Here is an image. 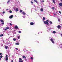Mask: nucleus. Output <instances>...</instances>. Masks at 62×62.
I'll return each mask as SVG.
<instances>
[{"instance_id": "nucleus-30", "label": "nucleus", "mask_w": 62, "mask_h": 62, "mask_svg": "<svg viewBox=\"0 0 62 62\" xmlns=\"http://www.w3.org/2000/svg\"><path fill=\"white\" fill-rule=\"evenodd\" d=\"M5 48L6 49H8V47L7 46H5Z\"/></svg>"}, {"instance_id": "nucleus-33", "label": "nucleus", "mask_w": 62, "mask_h": 62, "mask_svg": "<svg viewBox=\"0 0 62 62\" xmlns=\"http://www.w3.org/2000/svg\"><path fill=\"white\" fill-rule=\"evenodd\" d=\"M59 13H60V14H61V11H59Z\"/></svg>"}, {"instance_id": "nucleus-1", "label": "nucleus", "mask_w": 62, "mask_h": 62, "mask_svg": "<svg viewBox=\"0 0 62 62\" xmlns=\"http://www.w3.org/2000/svg\"><path fill=\"white\" fill-rule=\"evenodd\" d=\"M48 22H49V20H47L46 21H44V23L45 24H46L47 25H49V23Z\"/></svg>"}, {"instance_id": "nucleus-46", "label": "nucleus", "mask_w": 62, "mask_h": 62, "mask_svg": "<svg viewBox=\"0 0 62 62\" xmlns=\"http://www.w3.org/2000/svg\"><path fill=\"white\" fill-rule=\"evenodd\" d=\"M2 53H0V55H2Z\"/></svg>"}, {"instance_id": "nucleus-34", "label": "nucleus", "mask_w": 62, "mask_h": 62, "mask_svg": "<svg viewBox=\"0 0 62 62\" xmlns=\"http://www.w3.org/2000/svg\"><path fill=\"white\" fill-rule=\"evenodd\" d=\"M21 31H18V32L19 33H21Z\"/></svg>"}, {"instance_id": "nucleus-38", "label": "nucleus", "mask_w": 62, "mask_h": 62, "mask_svg": "<svg viewBox=\"0 0 62 62\" xmlns=\"http://www.w3.org/2000/svg\"><path fill=\"white\" fill-rule=\"evenodd\" d=\"M52 9H54V7H52Z\"/></svg>"}, {"instance_id": "nucleus-14", "label": "nucleus", "mask_w": 62, "mask_h": 62, "mask_svg": "<svg viewBox=\"0 0 62 62\" xmlns=\"http://www.w3.org/2000/svg\"><path fill=\"white\" fill-rule=\"evenodd\" d=\"M41 11H43V8H42L41 9Z\"/></svg>"}, {"instance_id": "nucleus-7", "label": "nucleus", "mask_w": 62, "mask_h": 62, "mask_svg": "<svg viewBox=\"0 0 62 62\" xmlns=\"http://www.w3.org/2000/svg\"><path fill=\"white\" fill-rule=\"evenodd\" d=\"M22 14L23 15H25V13H24V12H22Z\"/></svg>"}, {"instance_id": "nucleus-26", "label": "nucleus", "mask_w": 62, "mask_h": 62, "mask_svg": "<svg viewBox=\"0 0 62 62\" xmlns=\"http://www.w3.org/2000/svg\"><path fill=\"white\" fill-rule=\"evenodd\" d=\"M52 43H54V42L53 40L52 41Z\"/></svg>"}, {"instance_id": "nucleus-51", "label": "nucleus", "mask_w": 62, "mask_h": 62, "mask_svg": "<svg viewBox=\"0 0 62 62\" xmlns=\"http://www.w3.org/2000/svg\"><path fill=\"white\" fill-rule=\"evenodd\" d=\"M38 34H39V33Z\"/></svg>"}, {"instance_id": "nucleus-3", "label": "nucleus", "mask_w": 62, "mask_h": 62, "mask_svg": "<svg viewBox=\"0 0 62 62\" xmlns=\"http://www.w3.org/2000/svg\"><path fill=\"white\" fill-rule=\"evenodd\" d=\"M15 29H19V28H18L17 26H15Z\"/></svg>"}, {"instance_id": "nucleus-21", "label": "nucleus", "mask_w": 62, "mask_h": 62, "mask_svg": "<svg viewBox=\"0 0 62 62\" xmlns=\"http://www.w3.org/2000/svg\"><path fill=\"white\" fill-rule=\"evenodd\" d=\"M53 2L54 3H55V0H53Z\"/></svg>"}, {"instance_id": "nucleus-18", "label": "nucleus", "mask_w": 62, "mask_h": 62, "mask_svg": "<svg viewBox=\"0 0 62 62\" xmlns=\"http://www.w3.org/2000/svg\"><path fill=\"white\" fill-rule=\"evenodd\" d=\"M23 60H19V62H23Z\"/></svg>"}, {"instance_id": "nucleus-20", "label": "nucleus", "mask_w": 62, "mask_h": 62, "mask_svg": "<svg viewBox=\"0 0 62 62\" xmlns=\"http://www.w3.org/2000/svg\"><path fill=\"white\" fill-rule=\"evenodd\" d=\"M9 12L10 13H12V11H11V10H10V11H9Z\"/></svg>"}, {"instance_id": "nucleus-10", "label": "nucleus", "mask_w": 62, "mask_h": 62, "mask_svg": "<svg viewBox=\"0 0 62 62\" xmlns=\"http://www.w3.org/2000/svg\"><path fill=\"white\" fill-rule=\"evenodd\" d=\"M5 60L6 61H8V57H6L5 58Z\"/></svg>"}, {"instance_id": "nucleus-13", "label": "nucleus", "mask_w": 62, "mask_h": 62, "mask_svg": "<svg viewBox=\"0 0 62 62\" xmlns=\"http://www.w3.org/2000/svg\"><path fill=\"white\" fill-rule=\"evenodd\" d=\"M43 20H45V18L44 17H43Z\"/></svg>"}, {"instance_id": "nucleus-6", "label": "nucleus", "mask_w": 62, "mask_h": 62, "mask_svg": "<svg viewBox=\"0 0 62 62\" xmlns=\"http://www.w3.org/2000/svg\"><path fill=\"white\" fill-rule=\"evenodd\" d=\"M59 5L61 7H62V2L59 3Z\"/></svg>"}, {"instance_id": "nucleus-2", "label": "nucleus", "mask_w": 62, "mask_h": 62, "mask_svg": "<svg viewBox=\"0 0 62 62\" xmlns=\"http://www.w3.org/2000/svg\"><path fill=\"white\" fill-rule=\"evenodd\" d=\"M13 15H11L9 16V18H10V19H12V18H13Z\"/></svg>"}, {"instance_id": "nucleus-16", "label": "nucleus", "mask_w": 62, "mask_h": 62, "mask_svg": "<svg viewBox=\"0 0 62 62\" xmlns=\"http://www.w3.org/2000/svg\"><path fill=\"white\" fill-rule=\"evenodd\" d=\"M4 36V34H1L0 35V37H2V36Z\"/></svg>"}, {"instance_id": "nucleus-42", "label": "nucleus", "mask_w": 62, "mask_h": 62, "mask_svg": "<svg viewBox=\"0 0 62 62\" xmlns=\"http://www.w3.org/2000/svg\"><path fill=\"white\" fill-rule=\"evenodd\" d=\"M8 56L7 55H6V57H8Z\"/></svg>"}, {"instance_id": "nucleus-50", "label": "nucleus", "mask_w": 62, "mask_h": 62, "mask_svg": "<svg viewBox=\"0 0 62 62\" xmlns=\"http://www.w3.org/2000/svg\"><path fill=\"white\" fill-rule=\"evenodd\" d=\"M60 0L61 1H62V0Z\"/></svg>"}, {"instance_id": "nucleus-17", "label": "nucleus", "mask_w": 62, "mask_h": 62, "mask_svg": "<svg viewBox=\"0 0 62 62\" xmlns=\"http://www.w3.org/2000/svg\"><path fill=\"white\" fill-rule=\"evenodd\" d=\"M16 11H18V8H16Z\"/></svg>"}, {"instance_id": "nucleus-49", "label": "nucleus", "mask_w": 62, "mask_h": 62, "mask_svg": "<svg viewBox=\"0 0 62 62\" xmlns=\"http://www.w3.org/2000/svg\"><path fill=\"white\" fill-rule=\"evenodd\" d=\"M0 60H1V57H0Z\"/></svg>"}, {"instance_id": "nucleus-23", "label": "nucleus", "mask_w": 62, "mask_h": 62, "mask_svg": "<svg viewBox=\"0 0 62 62\" xmlns=\"http://www.w3.org/2000/svg\"><path fill=\"white\" fill-rule=\"evenodd\" d=\"M16 45H18L19 44L18 43H16Z\"/></svg>"}, {"instance_id": "nucleus-29", "label": "nucleus", "mask_w": 62, "mask_h": 62, "mask_svg": "<svg viewBox=\"0 0 62 62\" xmlns=\"http://www.w3.org/2000/svg\"><path fill=\"white\" fill-rule=\"evenodd\" d=\"M9 24L10 25H11V26L12 25V24H11V23H10Z\"/></svg>"}, {"instance_id": "nucleus-31", "label": "nucleus", "mask_w": 62, "mask_h": 62, "mask_svg": "<svg viewBox=\"0 0 62 62\" xmlns=\"http://www.w3.org/2000/svg\"><path fill=\"white\" fill-rule=\"evenodd\" d=\"M19 60H22V58H19Z\"/></svg>"}, {"instance_id": "nucleus-48", "label": "nucleus", "mask_w": 62, "mask_h": 62, "mask_svg": "<svg viewBox=\"0 0 62 62\" xmlns=\"http://www.w3.org/2000/svg\"><path fill=\"white\" fill-rule=\"evenodd\" d=\"M61 37H62V34H61Z\"/></svg>"}, {"instance_id": "nucleus-28", "label": "nucleus", "mask_w": 62, "mask_h": 62, "mask_svg": "<svg viewBox=\"0 0 62 62\" xmlns=\"http://www.w3.org/2000/svg\"><path fill=\"white\" fill-rule=\"evenodd\" d=\"M50 40L51 41H53V39H52V38Z\"/></svg>"}, {"instance_id": "nucleus-22", "label": "nucleus", "mask_w": 62, "mask_h": 62, "mask_svg": "<svg viewBox=\"0 0 62 62\" xmlns=\"http://www.w3.org/2000/svg\"><path fill=\"white\" fill-rule=\"evenodd\" d=\"M22 10H20V12L21 13V12H22Z\"/></svg>"}, {"instance_id": "nucleus-47", "label": "nucleus", "mask_w": 62, "mask_h": 62, "mask_svg": "<svg viewBox=\"0 0 62 62\" xmlns=\"http://www.w3.org/2000/svg\"><path fill=\"white\" fill-rule=\"evenodd\" d=\"M8 10V9H6V10Z\"/></svg>"}, {"instance_id": "nucleus-45", "label": "nucleus", "mask_w": 62, "mask_h": 62, "mask_svg": "<svg viewBox=\"0 0 62 62\" xmlns=\"http://www.w3.org/2000/svg\"><path fill=\"white\" fill-rule=\"evenodd\" d=\"M7 29H4V30L5 31H7Z\"/></svg>"}, {"instance_id": "nucleus-43", "label": "nucleus", "mask_w": 62, "mask_h": 62, "mask_svg": "<svg viewBox=\"0 0 62 62\" xmlns=\"http://www.w3.org/2000/svg\"><path fill=\"white\" fill-rule=\"evenodd\" d=\"M31 4H33V2H32V1H31Z\"/></svg>"}, {"instance_id": "nucleus-11", "label": "nucleus", "mask_w": 62, "mask_h": 62, "mask_svg": "<svg viewBox=\"0 0 62 62\" xmlns=\"http://www.w3.org/2000/svg\"><path fill=\"white\" fill-rule=\"evenodd\" d=\"M23 58H25V59H26V57H25V56H24V55L23 56Z\"/></svg>"}, {"instance_id": "nucleus-37", "label": "nucleus", "mask_w": 62, "mask_h": 62, "mask_svg": "<svg viewBox=\"0 0 62 62\" xmlns=\"http://www.w3.org/2000/svg\"><path fill=\"white\" fill-rule=\"evenodd\" d=\"M2 24H4V22H2V23H1Z\"/></svg>"}, {"instance_id": "nucleus-39", "label": "nucleus", "mask_w": 62, "mask_h": 62, "mask_svg": "<svg viewBox=\"0 0 62 62\" xmlns=\"http://www.w3.org/2000/svg\"><path fill=\"white\" fill-rule=\"evenodd\" d=\"M2 13H3V14H4V13H5V12H3Z\"/></svg>"}, {"instance_id": "nucleus-9", "label": "nucleus", "mask_w": 62, "mask_h": 62, "mask_svg": "<svg viewBox=\"0 0 62 62\" xmlns=\"http://www.w3.org/2000/svg\"><path fill=\"white\" fill-rule=\"evenodd\" d=\"M0 22L1 23H3L4 22V21L3 20H0Z\"/></svg>"}, {"instance_id": "nucleus-25", "label": "nucleus", "mask_w": 62, "mask_h": 62, "mask_svg": "<svg viewBox=\"0 0 62 62\" xmlns=\"http://www.w3.org/2000/svg\"><path fill=\"white\" fill-rule=\"evenodd\" d=\"M53 33L54 34H55V33H56V32H55V31H53Z\"/></svg>"}, {"instance_id": "nucleus-32", "label": "nucleus", "mask_w": 62, "mask_h": 62, "mask_svg": "<svg viewBox=\"0 0 62 62\" xmlns=\"http://www.w3.org/2000/svg\"><path fill=\"white\" fill-rule=\"evenodd\" d=\"M0 57L1 58H2V57H3V56H2V55H1Z\"/></svg>"}, {"instance_id": "nucleus-27", "label": "nucleus", "mask_w": 62, "mask_h": 62, "mask_svg": "<svg viewBox=\"0 0 62 62\" xmlns=\"http://www.w3.org/2000/svg\"><path fill=\"white\" fill-rule=\"evenodd\" d=\"M58 20L59 22H60V19L58 18Z\"/></svg>"}, {"instance_id": "nucleus-19", "label": "nucleus", "mask_w": 62, "mask_h": 62, "mask_svg": "<svg viewBox=\"0 0 62 62\" xmlns=\"http://www.w3.org/2000/svg\"><path fill=\"white\" fill-rule=\"evenodd\" d=\"M10 0H9L7 2V4H8V3H9V2H10Z\"/></svg>"}, {"instance_id": "nucleus-40", "label": "nucleus", "mask_w": 62, "mask_h": 62, "mask_svg": "<svg viewBox=\"0 0 62 62\" xmlns=\"http://www.w3.org/2000/svg\"><path fill=\"white\" fill-rule=\"evenodd\" d=\"M11 62H13V61L12 60H11Z\"/></svg>"}, {"instance_id": "nucleus-24", "label": "nucleus", "mask_w": 62, "mask_h": 62, "mask_svg": "<svg viewBox=\"0 0 62 62\" xmlns=\"http://www.w3.org/2000/svg\"><path fill=\"white\" fill-rule=\"evenodd\" d=\"M49 23H50V24H52V22H51V21H50L49 22Z\"/></svg>"}, {"instance_id": "nucleus-44", "label": "nucleus", "mask_w": 62, "mask_h": 62, "mask_svg": "<svg viewBox=\"0 0 62 62\" xmlns=\"http://www.w3.org/2000/svg\"><path fill=\"white\" fill-rule=\"evenodd\" d=\"M16 50H18V49L17 48H16Z\"/></svg>"}, {"instance_id": "nucleus-41", "label": "nucleus", "mask_w": 62, "mask_h": 62, "mask_svg": "<svg viewBox=\"0 0 62 62\" xmlns=\"http://www.w3.org/2000/svg\"><path fill=\"white\" fill-rule=\"evenodd\" d=\"M42 2L43 3V2H44V0H43L42 1Z\"/></svg>"}, {"instance_id": "nucleus-35", "label": "nucleus", "mask_w": 62, "mask_h": 62, "mask_svg": "<svg viewBox=\"0 0 62 62\" xmlns=\"http://www.w3.org/2000/svg\"><path fill=\"white\" fill-rule=\"evenodd\" d=\"M18 39H20V36H18Z\"/></svg>"}, {"instance_id": "nucleus-36", "label": "nucleus", "mask_w": 62, "mask_h": 62, "mask_svg": "<svg viewBox=\"0 0 62 62\" xmlns=\"http://www.w3.org/2000/svg\"><path fill=\"white\" fill-rule=\"evenodd\" d=\"M31 59L32 60V59H33V58L32 57H31Z\"/></svg>"}, {"instance_id": "nucleus-8", "label": "nucleus", "mask_w": 62, "mask_h": 62, "mask_svg": "<svg viewBox=\"0 0 62 62\" xmlns=\"http://www.w3.org/2000/svg\"><path fill=\"white\" fill-rule=\"evenodd\" d=\"M34 1L35 2V3H38V1H37V0H34Z\"/></svg>"}, {"instance_id": "nucleus-5", "label": "nucleus", "mask_w": 62, "mask_h": 62, "mask_svg": "<svg viewBox=\"0 0 62 62\" xmlns=\"http://www.w3.org/2000/svg\"><path fill=\"white\" fill-rule=\"evenodd\" d=\"M57 27L58 29H60V28H61V26L60 25H58L57 26Z\"/></svg>"}, {"instance_id": "nucleus-4", "label": "nucleus", "mask_w": 62, "mask_h": 62, "mask_svg": "<svg viewBox=\"0 0 62 62\" xmlns=\"http://www.w3.org/2000/svg\"><path fill=\"white\" fill-rule=\"evenodd\" d=\"M30 24L31 25H33V24H34L35 23L33 22H31L30 23Z\"/></svg>"}, {"instance_id": "nucleus-15", "label": "nucleus", "mask_w": 62, "mask_h": 62, "mask_svg": "<svg viewBox=\"0 0 62 62\" xmlns=\"http://www.w3.org/2000/svg\"><path fill=\"white\" fill-rule=\"evenodd\" d=\"M13 40L14 41H16V39H15V38H14L13 39Z\"/></svg>"}, {"instance_id": "nucleus-12", "label": "nucleus", "mask_w": 62, "mask_h": 62, "mask_svg": "<svg viewBox=\"0 0 62 62\" xmlns=\"http://www.w3.org/2000/svg\"><path fill=\"white\" fill-rule=\"evenodd\" d=\"M6 29L8 30L9 29V28L8 27H6Z\"/></svg>"}]
</instances>
